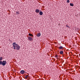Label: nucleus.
<instances>
[{
	"label": "nucleus",
	"instance_id": "9",
	"mask_svg": "<svg viewBox=\"0 0 80 80\" xmlns=\"http://www.w3.org/2000/svg\"><path fill=\"white\" fill-rule=\"evenodd\" d=\"M29 36H30L31 37H33V35L31 33H29Z\"/></svg>",
	"mask_w": 80,
	"mask_h": 80
},
{
	"label": "nucleus",
	"instance_id": "19",
	"mask_svg": "<svg viewBox=\"0 0 80 80\" xmlns=\"http://www.w3.org/2000/svg\"><path fill=\"white\" fill-rule=\"evenodd\" d=\"M66 27H68V25H66Z\"/></svg>",
	"mask_w": 80,
	"mask_h": 80
},
{
	"label": "nucleus",
	"instance_id": "5",
	"mask_svg": "<svg viewBox=\"0 0 80 80\" xmlns=\"http://www.w3.org/2000/svg\"><path fill=\"white\" fill-rule=\"evenodd\" d=\"M35 12L36 13H39V12H40V10L38 9H36L35 10Z\"/></svg>",
	"mask_w": 80,
	"mask_h": 80
},
{
	"label": "nucleus",
	"instance_id": "11",
	"mask_svg": "<svg viewBox=\"0 0 80 80\" xmlns=\"http://www.w3.org/2000/svg\"><path fill=\"white\" fill-rule=\"evenodd\" d=\"M60 54L62 55V54H63V52L61 51L60 52Z\"/></svg>",
	"mask_w": 80,
	"mask_h": 80
},
{
	"label": "nucleus",
	"instance_id": "6",
	"mask_svg": "<svg viewBox=\"0 0 80 80\" xmlns=\"http://www.w3.org/2000/svg\"><path fill=\"white\" fill-rule=\"evenodd\" d=\"M20 73L22 74H23L25 73V71H24V70H21L20 71Z\"/></svg>",
	"mask_w": 80,
	"mask_h": 80
},
{
	"label": "nucleus",
	"instance_id": "10",
	"mask_svg": "<svg viewBox=\"0 0 80 80\" xmlns=\"http://www.w3.org/2000/svg\"><path fill=\"white\" fill-rule=\"evenodd\" d=\"M39 15H43V12H39Z\"/></svg>",
	"mask_w": 80,
	"mask_h": 80
},
{
	"label": "nucleus",
	"instance_id": "7",
	"mask_svg": "<svg viewBox=\"0 0 80 80\" xmlns=\"http://www.w3.org/2000/svg\"><path fill=\"white\" fill-rule=\"evenodd\" d=\"M40 35H41V34L40 33H38L37 34V36L38 37H40Z\"/></svg>",
	"mask_w": 80,
	"mask_h": 80
},
{
	"label": "nucleus",
	"instance_id": "16",
	"mask_svg": "<svg viewBox=\"0 0 80 80\" xmlns=\"http://www.w3.org/2000/svg\"><path fill=\"white\" fill-rule=\"evenodd\" d=\"M55 57H56V58H58V55H56L55 56Z\"/></svg>",
	"mask_w": 80,
	"mask_h": 80
},
{
	"label": "nucleus",
	"instance_id": "8",
	"mask_svg": "<svg viewBox=\"0 0 80 80\" xmlns=\"http://www.w3.org/2000/svg\"><path fill=\"white\" fill-rule=\"evenodd\" d=\"M63 46H60L59 48V49H60V50H62V49H63Z\"/></svg>",
	"mask_w": 80,
	"mask_h": 80
},
{
	"label": "nucleus",
	"instance_id": "3",
	"mask_svg": "<svg viewBox=\"0 0 80 80\" xmlns=\"http://www.w3.org/2000/svg\"><path fill=\"white\" fill-rule=\"evenodd\" d=\"M28 39L29 41H32L33 40V38H32V37L29 36L28 37Z\"/></svg>",
	"mask_w": 80,
	"mask_h": 80
},
{
	"label": "nucleus",
	"instance_id": "14",
	"mask_svg": "<svg viewBox=\"0 0 80 80\" xmlns=\"http://www.w3.org/2000/svg\"><path fill=\"white\" fill-rule=\"evenodd\" d=\"M20 13H19V12L18 11H17L16 12V14H17V15H18V14H19Z\"/></svg>",
	"mask_w": 80,
	"mask_h": 80
},
{
	"label": "nucleus",
	"instance_id": "20",
	"mask_svg": "<svg viewBox=\"0 0 80 80\" xmlns=\"http://www.w3.org/2000/svg\"><path fill=\"white\" fill-rule=\"evenodd\" d=\"M68 28H70V27L69 26H68Z\"/></svg>",
	"mask_w": 80,
	"mask_h": 80
},
{
	"label": "nucleus",
	"instance_id": "17",
	"mask_svg": "<svg viewBox=\"0 0 80 80\" xmlns=\"http://www.w3.org/2000/svg\"><path fill=\"white\" fill-rule=\"evenodd\" d=\"M67 3H69V2H70V1H69V0H67Z\"/></svg>",
	"mask_w": 80,
	"mask_h": 80
},
{
	"label": "nucleus",
	"instance_id": "2",
	"mask_svg": "<svg viewBox=\"0 0 80 80\" xmlns=\"http://www.w3.org/2000/svg\"><path fill=\"white\" fill-rule=\"evenodd\" d=\"M15 47L17 50H20V46L18 44L17 46H16Z\"/></svg>",
	"mask_w": 80,
	"mask_h": 80
},
{
	"label": "nucleus",
	"instance_id": "4",
	"mask_svg": "<svg viewBox=\"0 0 80 80\" xmlns=\"http://www.w3.org/2000/svg\"><path fill=\"white\" fill-rule=\"evenodd\" d=\"M18 45V44H16V42H13L12 43V45L13 46V47H16V46H17V45Z\"/></svg>",
	"mask_w": 80,
	"mask_h": 80
},
{
	"label": "nucleus",
	"instance_id": "18",
	"mask_svg": "<svg viewBox=\"0 0 80 80\" xmlns=\"http://www.w3.org/2000/svg\"><path fill=\"white\" fill-rule=\"evenodd\" d=\"M13 49H16V47H14Z\"/></svg>",
	"mask_w": 80,
	"mask_h": 80
},
{
	"label": "nucleus",
	"instance_id": "12",
	"mask_svg": "<svg viewBox=\"0 0 80 80\" xmlns=\"http://www.w3.org/2000/svg\"><path fill=\"white\" fill-rule=\"evenodd\" d=\"M70 6H71L72 7H73L74 6L73 4L72 3H70Z\"/></svg>",
	"mask_w": 80,
	"mask_h": 80
},
{
	"label": "nucleus",
	"instance_id": "15",
	"mask_svg": "<svg viewBox=\"0 0 80 80\" xmlns=\"http://www.w3.org/2000/svg\"><path fill=\"white\" fill-rule=\"evenodd\" d=\"M2 59H3V58H2V57H0V61H2Z\"/></svg>",
	"mask_w": 80,
	"mask_h": 80
},
{
	"label": "nucleus",
	"instance_id": "1",
	"mask_svg": "<svg viewBox=\"0 0 80 80\" xmlns=\"http://www.w3.org/2000/svg\"><path fill=\"white\" fill-rule=\"evenodd\" d=\"M7 64V62L6 61H0V65H2L3 66H5Z\"/></svg>",
	"mask_w": 80,
	"mask_h": 80
},
{
	"label": "nucleus",
	"instance_id": "13",
	"mask_svg": "<svg viewBox=\"0 0 80 80\" xmlns=\"http://www.w3.org/2000/svg\"><path fill=\"white\" fill-rule=\"evenodd\" d=\"M28 77V75H27L26 76H25V78L26 79H27V78Z\"/></svg>",
	"mask_w": 80,
	"mask_h": 80
}]
</instances>
